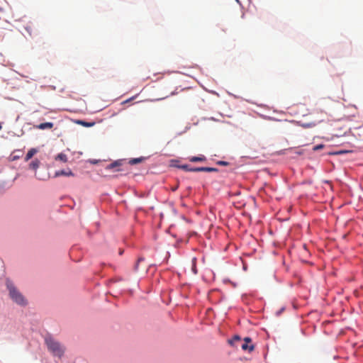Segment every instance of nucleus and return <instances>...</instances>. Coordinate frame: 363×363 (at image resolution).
Instances as JSON below:
<instances>
[{
  "instance_id": "f257e3e1",
  "label": "nucleus",
  "mask_w": 363,
  "mask_h": 363,
  "mask_svg": "<svg viewBox=\"0 0 363 363\" xmlns=\"http://www.w3.org/2000/svg\"><path fill=\"white\" fill-rule=\"evenodd\" d=\"M45 344L48 350L54 355L62 357L65 352V348L61 344L52 337H46L45 339Z\"/></svg>"
},
{
  "instance_id": "f03ea898",
  "label": "nucleus",
  "mask_w": 363,
  "mask_h": 363,
  "mask_svg": "<svg viewBox=\"0 0 363 363\" xmlns=\"http://www.w3.org/2000/svg\"><path fill=\"white\" fill-rule=\"evenodd\" d=\"M6 287L9 291L11 298L19 305H25L26 300L23 295L18 291L13 284L11 281L6 282Z\"/></svg>"
},
{
  "instance_id": "7ed1b4c3",
  "label": "nucleus",
  "mask_w": 363,
  "mask_h": 363,
  "mask_svg": "<svg viewBox=\"0 0 363 363\" xmlns=\"http://www.w3.org/2000/svg\"><path fill=\"white\" fill-rule=\"evenodd\" d=\"M252 342V340L249 337H246L244 338V343L241 345V348L243 350H248L250 352L254 350V345H249Z\"/></svg>"
},
{
  "instance_id": "20e7f679",
  "label": "nucleus",
  "mask_w": 363,
  "mask_h": 363,
  "mask_svg": "<svg viewBox=\"0 0 363 363\" xmlns=\"http://www.w3.org/2000/svg\"><path fill=\"white\" fill-rule=\"evenodd\" d=\"M54 124L51 122H46L40 123L38 125H36V128L40 129V130H45V129H51L53 127Z\"/></svg>"
},
{
  "instance_id": "39448f33",
  "label": "nucleus",
  "mask_w": 363,
  "mask_h": 363,
  "mask_svg": "<svg viewBox=\"0 0 363 363\" xmlns=\"http://www.w3.org/2000/svg\"><path fill=\"white\" fill-rule=\"evenodd\" d=\"M73 173L71 170L65 171V170H60L55 172V177H60V176H73Z\"/></svg>"
},
{
  "instance_id": "423d86ee",
  "label": "nucleus",
  "mask_w": 363,
  "mask_h": 363,
  "mask_svg": "<svg viewBox=\"0 0 363 363\" xmlns=\"http://www.w3.org/2000/svg\"><path fill=\"white\" fill-rule=\"evenodd\" d=\"M37 152H38V150L35 148H31L30 150H29L26 155L25 161L27 162L29 160H30L33 157V156L35 153H37Z\"/></svg>"
},
{
  "instance_id": "0eeeda50",
  "label": "nucleus",
  "mask_w": 363,
  "mask_h": 363,
  "mask_svg": "<svg viewBox=\"0 0 363 363\" xmlns=\"http://www.w3.org/2000/svg\"><path fill=\"white\" fill-rule=\"evenodd\" d=\"M189 160L191 162H203V161L206 160V157L203 155L197 156V157L194 156V157H190Z\"/></svg>"
},
{
  "instance_id": "6e6552de",
  "label": "nucleus",
  "mask_w": 363,
  "mask_h": 363,
  "mask_svg": "<svg viewBox=\"0 0 363 363\" xmlns=\"http://www.w3.org/2000/svg\"><path fill=\"white\" fill-rule=\"evenodd\" d=\"M39 165H40V161L37 159L33 160L30 164H29V167L30 169H36L39 167Z\"/></svg>"
},
{
  "instance_id": "1a4fd4ad",
  "label": "nucleus",
  "mask_w": 363,
  "mask_h": 363,
  "mask_svg": "<svg viewBox=\"0 0 363 363\" xmlns=\"http://www.w3.org/2000/svg\"><path fill=\"white\" fill-rule=\"evenodd\" d=\"M121 164V161H116L114 162H112L110 164H108L106 167L107 169H115L116 167H120Z\"/></svg>"
},
{
  "instance_id": "9d476101",
  "label": "nucleus",
  "mask_w": 363,
  "mask_h": 363,
  "mask_svg": "<svg viewBox=\"0 0 363 363\" xmlns=\"http://www.w3.org/2000/svg\"><path fill=\"white\" fill-rule=\"evenodd\" d=\"M55 160H60L63 162H66L67 161V157L64 153H60L57 155Z\"/></svg>"
},
{
  "instance_id": "9b49d317",
  "label": "nucleus",
  "mask_w": 363,
  "mask_h": 363,
  "mask_svg": "<svg viewBox=\"0 0 363 363\" xmlns=\"http://www.w3.org/2000/svg\"><path fill=\"white\" fill-rule=\"evenodd\" d=\"M191 270L194 274H197L196 259L195 257L191 260Z\"/></svg>"
},
{
  "instance_id": "f8f14e48",
  "label": "nucleus",
  "mask_w": 363,
  "mask_h": 363,
  "mask_svg": "<svg viewBox=\"0 0 363 363\" xmlns=\"http://www.w3.org/2000/svg\"><path fill=\"white\" fill-rule=\"evenodd\" d=\"M144 158L143 157H139V158H133L131 159L130 161H129V164H136L138 163H140L142 161H143Z\"/></svg>"
},
{
  "instance_id": "ddd939ff",
  "label": "nucleus",
  "mask_w": 363,
  "mask_h": 363,
  "mask_svg": "<svg viewBox=\"0 0 363 363\" xmlns=\"http://www.w3.org/2000/svg\"><path fill=\"white\" fill-rule=\"evenodd\" d=\"M201 170H202V172H218V169L217 168H214V167H201Z\"/></svg>"
},
{
  "instance_id": "4468645a",
  "label": "nucleus",
  "mask_w": 363,
  "mask_h": 363,
  "mask_svg": "<svg viewBox=\"0 0 363 363\" xmlns=\"http://www.w3.org/2000/svg\"><path fill=\"white\" fill-rule=\"evenodd\" d=\"M77 123L84 127H91L94 125V123H89L84 121H78Z\"/></svg>"
},
{
  "instance_id": "2eb2a0df",
  "label": "nucleus",
  "mask_w": 363,
  "mask_h": 363,
  "mask_svg": "<svg viewBox=\"0 0 363 363\" xmlns=\"http://www.w3.org/2000/svg\"><path fill=\"white\" fill-rule=\"evenodd\" d=\"M240 337L238 335H235L233 340H228L229 344L233 345L235 342L240 341Z\"/></svg>"
},
{
  "instance_id": "dca6fc26",
  "label": "nucleus",
  "mask_w": 363,
  "mask_h": 363,
  "mask_svg": "<svg viewBox=\"0 0 363 363\" xmlns=\"http://www.w3.org/2000/svg\"><path fill=\"white\" fill-rule=\"evenodd\" d=\"M144 260V258L143 257H140L138 259V262L137 263L135 264V270H138V264L140 262L143 261Z\"/></svg>"
},
{
  "instance_id": "f3484780",
  "label": "nucleus",
  "mask_w": 363,
  "mask_h": 363,
  "mask_svg": "<svg viewBox=\"0 0 363 363\" xmlns=\"http://www.w3.org/2000/svg\"><path fill=\"white\" fill-rule=\"evenodd\" d=\"M217 164L219 165H221V166H227L229 164V163L225 161H218V162H217Z\"/></svg>"
},
{
  "instance_id": "a211bd4d",
  "label": "nucleus",
  "mask_w": 363,
  "mask_h": 363,
  "mask_svg": "<svg viewBox=\"0 0 363 363\" xmlns=\"http://www.w3.org/2000/svg\"><path fill=\"white\" fill-rule=\"evenodd\" d=\"M201 167H194V168H191V169H189V172H202V170H201Z\"/></svg>"
},
{
  "instance_id": "6ab92c4d",
  "label": "nucleus",
  "mask_w": 363,
  "mask_h": 363,
  "mask_svg": "<svg viewBox=\"0 0 363 363\" xmlns=\"http://www.w3.org/2000/svg\"><path fill=\"white\" fill-rule=\"evenodd\" d=\"M181 168L187 172H189V169H191V167H189V165H182L181 166Z\"/></svg>"
},
{
  "instance_id": "aec40b11",
  "label": "nucleus",
  "mask_w": 363,
  "mask_h": 363,
  "mask_svg": "<svg viewBox=\"0 0 363 363\" xmlns=\"http://www.w3.org/2000/svg\"><path fill=\"white\" fill-rule=\"evenodd\" d=\"M323 147V145H316V146H315V147H313V150H318L322 149Z\"/></svg>"
},
{
  "instance_id": "412c9836",
  "label": "nucleus",
  "mask_w": 363,
  "mask_h": 363,
  "mask_svg": "<svg viewBox=\"0 0 363 363\" xmlns=\"http://www.w3.org/2000/svg\"><path fill=\"white\" fill-rule=\"evenodd\" d=\"M311 125H313H313H315V124H314V123H313V124H311V123H306V124H303V127H304V128H308V127H311Z\"/></svg>"
},
{
  "instance_id": "4be33fe9",
  "label": "nucleus",
  "mask_w": 363,
  "mask_h": 363,
  "mask_svg": "<svg viewBox=\"0 0 363 363\" xmlns=\"http://www.w3.org/2000/svg\"><path fill=\"white\" fill-rule=\"evenodd\" d=\"M133 99H135V96L134 97H132V98H130L128 99H127L126 101H124V103H128V102H130V101H132Z\"/></svg>"
},
{
  "instance_id": "5701e85b",
  "label": "nucleus",
  "mask_w": 363,
  "mask_h": 363,
  "mask_svg": "<svg viewBox=\"0 0 363 363\" xmlns=\"http://www.w3.org/2000/svg\"><path fill=\"white\" fill-rule=\"evenodd\" d=\"M177 189V186H175L172 189L173 191H175Z\"/></svg>"
},
{
  "instance_id": "b1692460",
  "label": "nucleus",
  "mask_w": 363,
  "mask_h": 363,
  "mask_svg": "<svg viewBox=\"0 0 363 363\" xmlns=\"http://www.w3.org/2000/svg\"><path fill=\"white\" fill-rule=\"evenodd\" d=\"M2 128L1 124L0 123V130Z\"/></svg>"
}]
</instances>
